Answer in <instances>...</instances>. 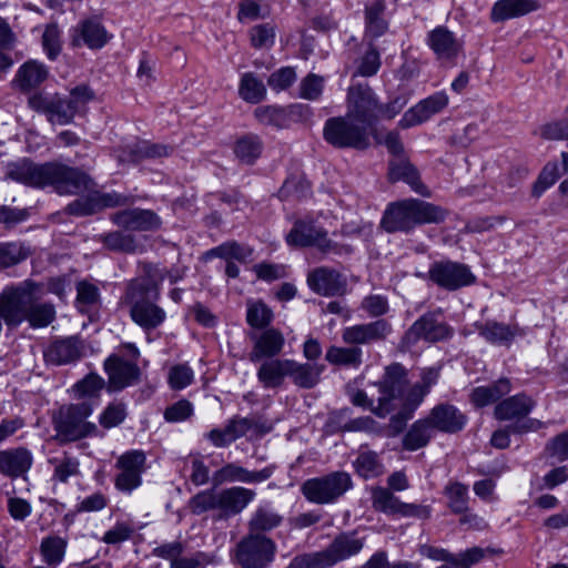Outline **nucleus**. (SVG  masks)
Returning <instances> with one entry per match:
<instances>
[{"label": "nucleus", "mask_w": 568, "mask_h": 568, "mask_svg": "<svg viewBox=\"0 0 568 568\" xmlns=\"http://www.w3.org/2000/svg\"><path fill=\"white\" fill-rule=\"evenodd\" d=\"M442 307L429 310L422 314L402 335L398 347L402 352H409L419 341L436 344L453 337L452 326L443 320Z\"/></svg>", "instance_id": "8"}, {"label": "nucleus", "mask_w": 568, "mask_h": 568, "mask_svg": "<svg viewBox=\"0 0 568 568\" xmlns=\"http://www.w3.org/2000/svg\"><path fill=\"white\" fill-rule=\"evenodd\" d=\"M541 422L536 418H527L523 422H515L504 428L493 432L490 437V445L497 449H506L510 446V435H523L529 432L537 430Z\"/></svg>", "instance_id": "42"}, {"label": "nucleus", "mask_w": 568, "mask_h": 568, "mask_svg": "<svg viewBox=\"0 0 568 568\" xmlns=\"http://www.w3.org/2000/svg\"><path fill=\"white\" fill-rule=\"evenodd\" d=\"M282 518L275 514L258 508L248 523V534H264L280 526Z\"/></svg>", "instance_id": "57"}, {"label": "nucleus", "mask_w": 568, "mask_h": 568, "mask_svg": "<svg viewBox=\"0 0 568 568\" xmlns=\"http://www.w3.org/2000/svg\"><path fill=\"white\" fill-rule=\"evenodd\" d=\"M447 497V506L452 514H465L469 511L468 486L460 481H449L444 489Z\"/></svg>", "instance_id": "47"}, {"label": "nucleus", "mask_w": 568, "mask_h": 568, "mask_svg": "<svg viewBox=\"0 0 568 568\" xmlns=\"http://www.w3.org/2000/svg\"><path fill=\"white\" fill-rule=\"evenodd\" d=\"M473 326L491 345H510L517 336L523 335L518 324H506L496 320L476 321Z\"/></svg>", "instance_id": "29"}, {"label": "nucleus", "mask_w": 568, "mask_h": 568, "mask_svg": "<svg viewBox=\"0 0 568 568\" xmlns=\"http://www.w3.org/2000/svg\"><path fill=\"white\" fill-rule=\"evenodd\" d=\"M353 466L355 473L364 479L376 478L383 474V464L374 450L359 453Z\"/></svg>", "instance_id": "49"}, {"label": "nucleus", "mask_w": 568, "mask_h": 568, "mask_svg": "<svg viewBox=\"0 0 568 568\" xmlns=\"http://www.w3.org/2000/svg\"><path fill=\"white\" fill-rule=\"evenodd\" d=\"M104 379L97 374H89L85 378L75 384V389L80 397L94 406L99 393L104 387Z\"/></svg>", "instance_id": "61"}, {"label": "nucleus", "mask_w": 568, "mask_h": 568, "mask_svg": "<svg viewBox=\"0 0 568 568\" xmlns=\"http://www.w3.org/2000/svg\"><path fill=\"white\" fill-rule=\"evenodd\" d=\"M433 427L427 416L416 419L402 439L404 450L416 452L426 447L432 439Z\"/></svg>", "instance_id": "43"}, {"label": "nucleus", "mask_w": 568, "mask_h": 568, "mask_svg": "<svg viewBox=\"0 0 568 568\" xmlns=\"http://www.w3.org/2000/svg\"><path fill=\"white\" fill-rule=\"evenodd\" d=\"M6 178L31 187L52 186L61 195L79 194L92 184L90 176L79 168L55 161L37 164L29 159L8 163Z\"/></svg>", "instance_id": "2"}, {"label": "nucleus", "mask_w": 568, "mask_h": 568, "mask_svg": "<svg viewBox=\"0 0 568 568\" xmlns=\"http://www.w3.org/2000/svg\"><path fill=\"white\" fill-rule=\"evenodd\" d=\"M77 307L82 313H89L98 308L100 305V292L98 286L88 282L81 281L77 284Z\"/></svg>", "instance_id": "53"}, {"label": "nucleus", "mask_w": 568, "mask_h": 568, "mask_svg": "<svg viewBox=\"0 0 568 568\" xmlns=\"http://www.w3.org/2000/svg\"><path fill=\"white\" fill-rule=\"evenodd\" d=\"M364 545L365 538L357 537L356 530L342 531L323 550L295 555L286 568H332L357 556Z\"/></svg>", "instance_id": "7"}, {"label": "nucleus", "mask_w": 568, "mask_h": 568, "mask_svg": "<svg viewBox=\"0 0 568 568\" xmlns=\"http://www.w3.org/2000/svg\"><path fill=\"white\" fill-rule=\"evenodd\" d=\"M248 469L235 463H227L213 474L215 485L224 483H244L247 484Z\"/></svg>", "instance_id": "59"}, {"label": "nucleus", "mask_w": 568, "mask_h": 568, "mask_svg": "<svg viewBox=\"0 0 568 568\" xmlns=\"http://www.w3.org/2000/svg\"><path fill=\"white\" fill-rule=\"evenodd\" d=\"M406 386V375L404 376V382L402 386V390ZM394 412L389 414V422L387 425V433L390 437H396L404 433L407 427V423L413 419L416 410L420 407L417 403L408 398L402 393L397 396L393 402Z\"/></svg>", "instance_id": "31"}, {"label": "nucleus", "mask_w": 568, "mask_h": 568, "mask_svg": "<svg viewBox=\"0 0 568 568\" xmlns=\"http://www.w3.org/2000/svg\"><path fill=\"white\" fill-rule=\"evenodd\" d=\"M254 253V250L246 244L235 240L223 242L203 254L204 261L221 258L225 261L224 275L227 280H235L240 276V264H246Z\"/></svg>", "instance_id": "16"}, {"label": "nucleus", "mask_w": 568, "mask_h": 568, "mask_svg": "<svg viewBox=\"0 0 568 568\" xmlns=\"http://www.w3.org/2000/svg\"><path fill=\"white\" fill-rule=\"evenodd\" d=\"M449 103L445 90H439L419 100L415 105L406 110L397 125L407 130L427 122L433 115L440 113Z\"/></svg>", "instance_id": "17"}, {"label": "nucleus", "mask_w": 568, "mask_h": 568, "mask_svg": "<svg viewBox=\"0 0 568 568\" xmlns=\"http://www.w3.org/2000/svg\"><path fill=\"white\" fill-rule=\"evenodd\" d=\"M28 104L33 111L43 113L51 124L65 125L75 116L67 97L59 94L36 93L29 98Z\"/></svg>", "instance_id": "18"}, {"label": "nucleus", "mask_w": 568, "mask_h": 568, "mask_svg": "<svg viewBox=\"0 0 568 568\" xmlns=\"http://www.w3.org/2000/svg\"><path fill=\"white\" fill-rule=\"evenodd\" d=\"M313 194L312 183L304 173H288L277 191L281 201H303Z\"/></svg>", "instance_id": "38"}, {"label": "nucleus", "mask_w": 568, "mask_h": 568, "mask_svg": "<svg viewBox=\"0 0 568 568\" xmlns=\"http://www.w3.org/2000/svg\"><path fill=\"white\" fill-rule=\"evenodd\" d=\"M272 310L263 302L258 301L247 306L246 310V323L254 329L268 328L273 321Z\"/></svg>", "instance_id": "54"}, {"label": "nucleus", "mask_w": 568, "mask_h": 568, "mask_svg": "<svg viewBox=\"0 0 568 568\" xmlns=\"http://www.w3.org/2000/svg\"><path fill=\"white\" fill-rule=\"evenodd\" d=\"M387 178L392 183L404 182L416 193L423 194L420 187H424V184L420 181L419 171L408 160L390 161Z\"/></svg>", "instance_id": "41"}, {"label": "nucleus", "mask_w": 568, "mask_h": 568, "mask_svg": "<svg viewBox=\"0 0 568 568\" xmlns=\"http://www.w3.org/2000/svg\"><path fill=\"white\" fill-rule=\"evenodd\" d=\"M139 356L140 351L136 345L126 343L119 346L116 353L111 354L104 361L109 390H121L138 381L140 375L136 363Z\"/></svg>", "instance_id": "10"}, {"label": "nucleus", "mask_w": 568, "mask_h": 568, "mask_svg": "<svg viewBox=\"0 0 568 568\" xmlns=\"http://www.w3.org/2000/svg\"><path fill=\"white\" fill-rule=\"evenodd\" d=\"M406 386L404 395L417 403L419 406L423 404L425 397L430 393L432 387L438 383L440 373L438 368L426 367L420 373V381L410 385L408 379V371L405 367Z\"/></svg>", "instance_id": "39"}, {"label": "nucleus", "mask_w": 568, "mask_h": 568, "mask_svg": "<svg viewBox=\"0 0 568 568\" xmlns=\"http://www.w3.org/2000/svg\"><path fill=\"white\" fill-rule=\"evenodd\" d=\"M486 551L500 554V549L488 547L486 550L479 546L467 548L458 554L449 552L445 562L435 568H471L485 558Z\"/></svg>", "instance_id": "44"}, {"label": "nucleus", "mask_w": 568, "mask_h": 568, "mask_svg": "<svg viewBox=\"0 0 568 568\" xmlns=\"http://www.w3.org/2000/svg\"><path fill=\"white\" fill-rule=\"evenodd\" d=\"M306 283L313 293L324 297L337 296L345 287L341 273L327 266H318L308 272Z\"/></svg>", "instance_id": "23"}, {"label": "nucleus", "mask_w": 568, "mask_h": 568, "mask_svg": "<svg viewBox=\"0 0 568 568\" xmlns=\"http://www.w3.org/2000/svg\"><path fill=\"white\" fill-rule=\"evenodd\" d=\"M427 280L440 290L456 292L475 285L477 276L468 264L444 258L429 264Z\"/></svg>", "instance_id": "13"}, {"label": "nucleus", "mask_w": 568, "mask_h": 568, "mask_svg": "<svg viewBox=\"0 0 568 568\" xmlns=\"http://www.w3.org/2000/svg\"><path fill=\"white\" fill-rule=\"evenodd\" d=\"M276 555V544L265 534H248L236 544L233 561L241 568H268Z\"/></svg>", "instance_id": "12"}, {"label": "nucleus", "mask_w": 568, "mask_h": 568, "mask_svg": "<svg viewBox=\"0 0 568 568\" xmlns=\"http://www.w3.org/2000/svg\"><path fill=\"white\" fill-rule=\"evenodd\" d=\"M381 65V53L375 45L371 44L359 59L356 68V74L364 78L374 77L379 71Z\"/></svg>", "instance_id": "62"}, {"label": "nucleus", "mask_w": 568, "mask_h": 568, "mask_svg": "<svg viewBox=\"0 0 568 568\" xmlns=\"http://www.w3.org/2000/svg\"><path fill=\"white\" fill-rule=\"evenodd\" d=\"M65 548L67 540L61 537L50 536L44 538L41 542V552L44 562L50 566L59 565L63 560Z\"/></svg>", "instance_id": "55"}, {"label": "nucleus", "mask_w": 568, "mask_h": 568, "mask_svg": "<svg viewBox=\"0 0 568 568\" xmlns=\"http://www.w3.org/2000/svg\"><path fill=\"white\" fill-rule=\"evenodd\" d=\"M536 402L526 392H519L515 395H507L501 402H498L494 408V416L499 422L514 420L521 422L535 409Z\"/></svg>", "instance_id": "24"}, {"label": "nucleus", "mask_w": 568, "mask_h": 568, "mask_svg": "<svg viewBox=\"0 0 568 568\" xmlns=\"http://www.w3.org/2000/svg\"><path fill=\"white\" fill-rule=\"evenodd\" d=\"M189 505L192 514L196 516L219 510V493L214 489L201 490L190 498Z\"/></svg>", "instance_id": "58"}, {"label": "nucleus", "mask_w": 568, "mask_h": 568, "mask_svg": "<svg viewBox=\"0 0 568 568\" xmlns=\"http://www.w3.org/2000/svg\"><path fill=\"white\" fill-rule=\"evenodd\" d=\"M538 0H497L490 10L495 23L525 17L540 9Z\"/></svg>", "instance_id": "33"}, {"label": "nucleus", "mask_w": 568, "mask_h": 568, "mask_svg": "<svg viewBox=\"0 0 568 568\" xmlns=\"http://www.w3.org/2000/svg\"><path fill=\"white\" fill-rule=\"evenodd\" d=\"M111 36L97 19H88L78 24L74 29L72 43L75 47L82 44L90 49H101L104 47Z\"/></svg>", "instance_id": "35"}, {"label": "nucleus", "mask_w": 568, "mask_h": 568, "mask_svg": "<svg viewBox=\"0 0 568 568\" xmlns=\"http://www.w3.org/2000/svg\"><path fill=\"white\" fill-rule=\"evenodd\" d=\"M49 77V69L37 60H29L18 69L12 84L21 92L28 93L40 87Z\"/></svg>", "instance_id": "37"}, {"label": "nucleus", "mask_w": 568, "mask_h": 568, "mask_svg": "<svg viewBox=\"0 0 568 568\" xmlns=\"http://www.w3.org/2000/svg\"><path fill=\"white\" fill-rule=\"evenodd\" d=\"M83 344L77 336L57 339L44 352L48 363L64 365L78 361L83 354Z\"/></svg>", "instance_id": "34"}, {"label": "nucleus", "mask_w": 568, "mask_h": 568, "mask_svg": "<svg viewBox=\"0 0 568 568\" xmlns=\"http://www.w3.org/2000/svg\"><path fill=\"white\" fill-rule=\"evenodd\" d=\"M325 366L317 363H301L293 358H275L260 365L257 381L266 389H278L286 378L301 389H312L321 382Z\"/></svg>", "instance_id": "5"}, {"label": "nucleus", "mask_w": 568, "mask_h": 568, "mask_svg": "<svg viewBox=\"0 0 568 568\" xmlns=\"http://www.w3.org/2000/svg\"><path fill=\"white\" fill-rule=\"evenodd\" d=\"M239 95L246 103L260 104L266 99L267 89L254 72H245L240 79Z\"/></svg>", "instance_id": "45"}, {"label": "nucleus", "mask_w": 568, "mask_h": 568, "mask_svg": "<svg viewBox=\"0 0 568 568\" xmlns=\"http://www.w3.org/2000/svg\"><path fill=\"white\" fill-rule=\"evenodd\" d=\"M562 173L557 161H548L532 183L531 195L537 199L540 197L548 189L556 184Z\"/></svg>", "instance_id": "50"}, {"label": "nucleus", "mask_w": 568, "mask_h": 568, "mask_svg": "<svg viewBox=\"0 0 568 568\" xmlns=\"http://www.w3.org/2000/svg\"><path fill=\"white\" fill-rule=\"evenodd\" d=\"M363 352L359 347H339L332 345L327 348L325 359L332 365L352 366L357 368L362 364Z\"/></svg>", "instance_id": "48"}, {"label": "nucleus", "mask_w": 568, "mask_h": 568, "mask_svg": "<svg viewBox=\"0 0 568 568\" xmlns=\"http://www.w3.org/2000/svg\"><path fill=\"white\" fill-rule=\"evenodd\" d=\"M427 418L434 430L443 434H458L465 429L468 417L456 405L445 402L436 404Z\"/></svg>", "instance_id": "20"}, {"label": "nucleus", "mask_w": 568, "mask_h": 568, "mask_svg": "<svg viewBox=\"0 0 568 568\" xmlns=\"http://www.w3.org/2000/svg\"><path fill=\"white\" fill-rule=\"evenodd\" d=\"M252 348L248 353V359L253 364L264 363L280 358L285 346L283 333L275 327L263 329L258 334H251Z\"/></svg>", "instance_id": "19"}, {"label": "nucleus", "mask_w": 568, "mask_h": 568, "mask_svg": "<svg viewBox=\"0 0 568 568\" xmlns=\"http://www.w3.org/2000/svg\"><path fill=\"white\" fill-rule=\"evenodd\" d=\"M104 245L113 251L133 252L136 247V240L131 233L116 231L108 233L102 239Z\"/></svg>", "instance_id": "63"}, {"label": "nucleus", "mask_w": 568, "mask_h": 568, "mask_svg": "<svg viewBox=\"0 0 568 568\" xmlns=\"http://www.w3.org/2000/svg\"><path fill=\"white\" fill-rule=\"evenodd\" d=\"M33 463L30 450L23 447L0 450V473L11 477H21L29 471Z\"/></svg>", "instance_id": "36"}, {"label": "nucleus", "mask_w": 568, "mask_h": 568, "mask_svg": "<svg viewBox=\"0 0 568 568\" xmlns=\"http://www.w3.org/2000/svg\"><path fill=\"white\" fill-rule=\"evenodd\" d=\"M297 80L296 68L285 65L273 71L267 78V85L270 89L280 93L286 91L294 85Z\"/></svg>", "instance_id": "56"}, {"label": "nucleus", "mask_w": 568, "mask_h": 568, "mask_svg": "<svg viewBox=\"0 0 568 568\" xmlns=\"http://www.w3.org/2000/svg\"><path fill=\"white\" fill-rule=\"evenodd\" d=\"M346 115L331 116L323 125V139L337 150L365 151L371 146V133L382 121L399 115L410 100V92L398 89L383 102L369 85H357L348 91Z\"/></svg>", "instance_id": "1"}, {"label": "nucleus", "mask_w": 568, "mask_h": 568, "mask_svg": "<svg viewBox=\"0 0 568 568\" xmlns=\"http://www.w3.org/2000/svg\"><path fill=\"white\" fill-rule=\"evenodd\" d=\"M324 236V227L317 226L311 217L296 219L288 233L285 243L293 248L317 247L320 239Z\"/></svg>", "instance_id": "26"}, {"label": "nucleus", "mask_w": 568, "mask_h": 568, "mask_svg": "<svg viewBox=\"0 0 568 568\" xmlns=\"http://www.w3.org/2000/svg\"><path fill=\"white\" fill-rule=\"evenodd\" d=\"M120 307L121 311L129 313L138 325L142 326V281L135 278L129 283Z\"/></svg>", "instance_id": "46"}, {"label": "nucleus", "mask_w": 568, "mask_h": 568, "mask_svg": "<svg viewBox=\"0 0 568 568\" xmlns=\"http://www.w3.org/2000/svg\"><path fill=\"white\" fill-rule=\"evenodd\" d=\"M119 474L115 477V487L122 491H132L140 485L142 469V454L138 450L126 452L116 460Z\"/></svg>", "instance_id": "28"}, {"label": "nucleus", "mask_w": 568, "mask_h": 568, "mask_svg": "<svg viewBox=\"0 0 568 568\" xmlns=\"http://www.w3.org/2000/svg\"><path fill=\"white\" fill-rule=\"evenodd\" d=\"M124 197L118 193L90 192L81 196L65 207V212L74 216H87L106 207H115L123 204Z\"/></svg>", "instance_id": "22"}, {"label": "nucleus", "mask_w": 568, "mask_h": 568, "mask_svg": "<svg viewBox=\"0 0 568 568\" xmlns=\"http://www.w3.org/2000/svg\"><path fill=\"white\" fill-rule=\"evenodd\" d=\"M148 265L144 263V274L146 273ZM150 288L144 275V332L161 326L166 320V312L156 303L150 300Z\"/></svg>", "instance_id": "51"}, {"label": "nucleus", "mask_w": 568, "mask_h": 568, "mask_svg": "<svg viewBox=\"0 0 568 568\" xmlns=\"http://www.w3.org/2000/svg\"><path fill=\"white\" fill-rule=\"evenodd\" d=\"M385 11V0H375L365 7V32L374 40L379 39L388 31L389 23L384 18Z\"/></svg>", "instance_id": "40"}, {"label": "nucleus", "mask_w": 568, "mask_h": 568, "mask_svg": "<svg viewBox=\"0 0 568 568\" xmlns=\"http://www.w3.org/2000/svg\"><path fill=\"white\" fill-rule=\"evenodd\" d=\"M372 505L377 513L389 517L427 520L432 516L430 506L402 501L398 496L381 486L372 490Z\"/></svg>", "instance_id": "15"}, {"label": "nucleus", "mask_w": 568, "mask_h": 568, "mask_svg": "<svg viewBox=\"0 0 568 568\" xmlns=\"http://www.w3.org/2000/svg\"><path fill=\"white\" fill-rule=\"evenodd\" d=\"M352 488L353 480L351 475L344 470H335L323 476L306 479L301 485V493L308 503L331 505L335 504Z\"/></svg>", "instance_id": "9"}, {"label": "nucleus", "mask_w": 568, "mask_h": 568, "mask_svg": "<svg viewBox=\"0 0 568 568\" xmlns=\"http://www.w3.org/2000/svg\"><path fill=\"white\" fill-rule=\"evenodd\" d=\"M250 44L255 50L272 49L276 40V27L270 22L253 26L248 30Z\"/></svg>", "instance_id": "52"}, {"label": "nucleus", "mask_w": 568, "mask_h": 568, "mask_svg": "<svg viewBox=\"0 0 568 568\" xmlns=\"http://www.w3.org/2000/svg\"><path fill=\"white\" fill-rule=\"evenodd\" d=\"M545 450L549 457L556 458L559 463L568 460V430L551 437L547 442Z\"/></svg>", "instance_id": "64"}, {"label": "nucleus", "mask_w": 568, "mask_h": 568, "mask_svg": "<svg viewBox=\"0 0 568 568\" xmlns=\"http://www.w3.org/2000/svg\"><path fill=\"white\" fill-rule=\"evenodd\" d=\"M194 415V405L186 398H180L169 405L163 412V418L166 423L178 424L190 419Z\"/></svg>", "instance_id": "60"}, {"label": "nucleus", "mask_w": 568, "mask_h": 568, "mask_svg": "<svg viewBox=\"0 0 568 568\" xmlns=\"http://www.w3.org/2000/svg\"><path fill=\"white\" fill-rule=\"evenodd\" d=\"M13 305L9 311V323L18 326L27 321L31 327H45L55 318V308L41 302L44 291L41 284L24 281L11 286Z\"/></svg>", "instance_id": "6"}, {"label": "nucleus", "mask_w": 568, "mask_h": 568, "mask_svg": "<svg viewBox=\"0 0 568 568\" xmlns=\"http://www.w3.org/2000/svg\"><path fill=\"white\" fill-rule=\"evenodd\" d=\"M92 412V403L85 400L60 407L53 415V425L58 436L62 440L73 442L92 434L97 430V426L87 422Z\"/></svg>", "instance_id": "11"}, {"label": "nucleus", "mask_w": 568, "mask_h": 568, "mask_svg": "<svg viewBox=\"0 0 568 568\" xmlns=\"http://www.w3.org/2000/svg\"><path fill=\"white\" fill-rule=\"evenodd\" d=\"M313 109L305 103H290L287 105L264 104L253 111L255 121L276 130L290 129L293 123H306L313 116Z\"/></svg>", "instance_id": "14"}, {"label": "nucleus", "mask_w": 568, "mask_h": 568, "mask_svg": "<svg viewBox=\"0 0 568 568\" xmlns=\"http://www.w3.org/2000/svg\"><path fill=\"white\" fill-rule=\"evenodd\" d=\"M426 44L437 59L455 61L463 51V43L445 26H437L427 33Z\"/></svg>", "instance_id": "25"}, {"label": "nucleus", "mask_w": 568, "mask_h": 568, "mask_svg": "<svg viewBox=\"0 0 568 568\" xmlns=\"http://www.w3.org/2000/svg\"><path fill=\"white\" fill-rule=\"evenodd\" d=\"M405 376V366L399 362H393L385 366L379 379L368 383L377 388L378 397L375 400L369 397L366 390L358 387L364 379L363 376L354 378L345 386V394L351 404L363 410H368L378 418H386L394 412L393 402L402 394V386Z\"/></svg>", "instance_id": "4"}, {"label": "nucleus", "mask_w": 568, "mask_h": 568, "mask_svg": "<svg viewBox=\"0 0 568 568\" xmlns=\"http://www.w3.org/2000/svg\"><path fill=\"white\" fill-rule=\"evenodd\" d=\"M252 427L247 417H233L229 419L224 428H212L205 433L204 438L214 447L226 448L236 439L243 437Z\"/></svg>", "instance_id": "32"}, {"label": "nucleus", "mask_w": 568, "mask_h": 568, "mask_svg": "<svg viewBox=\"0 0 568 568\" xmlns=\"http://www.w3.org/2000/svg\"><path fill=\"white\" fill-rule=\"evenodd\" d=\"M448 215L447 209L410 196L387 203L379 224L388 234H412L419 226L444 223Z\"/></svg>", "instance_id": "3"}, {"label": "nucleus", "mask_w": 568, "mask_h": 568, "mask_svg": "<svg viewBox=\"0 0 568 568\" xmlns=\"http://www.w3.org/2000/svg\"><path fill=\"white\" fill-rule=\"evenodd\" d=\"M231 149L241 165L254 166L262 159L265 144L260 134L244 132L235 135Z\"/></svg>", "instance_id": "27"}, {"label": "nucleus", "mask_w": 568, "mask_h": 568, "mask_svg": "<svg viewBox=\"0 0 568 568\" xmlns=\"http://www.w3.org/2000/svg\"><path fill=\"white\" fill-rule=\"evenodd\" d=\"M255 496L254 490L242 486L222 489L219 491V518L227 519L241 514Z\"/></svg>", "instance_id": "30"}, {"label": "nucleus", "mask_w": 568, "mask_h": 568, "mask_svg": "<svg viewBox=\"0 0 568 568\" xmlns=\"http://www.w3.org/2000/svg\"><path fill=\"white\" fill-rule=\"evenodd\" d=\"M392 331V324L387 320L377 318L369 323L345 327L342 333V338L349 345H367L385 341Z\"/></svg>", "instance_id": "21"}]
</instances>
